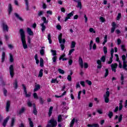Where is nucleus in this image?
Listing matches in <instances>:
<instances>
[{
  "label": "nucleus",
  "instance_id": "nucleus-55",
  "mask_svg": "<svg viewBox=\"0 0 127 127\" xmlns=\"http://www.w3.org/2000/svg\"><path fill=\"white\" fill-rule=\"evenodd\" d=\"M86 83H87V84H88V85H89V86H91V85H92V81L89 80H85Z\"/></svg>",
  "mask_w": 127,
  "mask_h": 127
},
{
  "label": "nucleus",
  "instance_id": "nucleus-50",
  "mask_svg": "<svg viewBox=\"0 0 127 127\" xmlns=\"http://www.w3.org/2000/svg\"><path fill=\"white\" fill-rule=\"evenodd\" d=\"M93 41H91L89 44V50H92V48L93 47Z\"/></svg>",
  "mask_w": 127,
  "mask_h": 127
},
{
  "label": "nucleus",
  "instance_id": "nucleus-56",
  "mask_svg": "<svg viewBox=\"0 0 127 127\" xmlns=\"http://www.w3.org/2000/svg\"><path fill=\"white\" fill-rule=\"evenodd\" d=\"M60 46L62 51H63V50H64V49H65V46H64V44L61 43Z\"/></svg>",
  "mask_w": 127,
  "mask_h": 127
},
{
  "label": "nucleus",
  "instance_id": "nucleus-39",
  "mask_svg": "<svg viewBox=\"0 0 127 127\" xmlns=\"http://www.w3.org/2000/svg\"><path fill=\"white\" fill-rule=\"evenodd\" d=\"M62 121V116L60 115L58 116V123H61Z\"/></svg>",
  "mask_w": 127,
  "mask_h": 127
},
{
  "label": "nucleus",
  "instance_id": "nucleus-28",
  "mask_svg": "<svg viewBox=\"0 0 127 127\" xmlns=\"http://www.w3.org/2000/svg\"><path fill=\"white\" fill-rule=\"evenodd\" d=\"M75 46H76V42H75V41H72L70 46V48L74 49L75 48Z\"/></svg>",
  "mask_w": 127,
  "mask_h": 127
},
{
  "label": "nucleus",
  "instance_id": "nucleus-62",
  "mask_svg": "<svg viewBox=\"0 0 127 127\" xmlns=\"http://www.w3.org/2000/svg\"><path fill=\"white\" fill-rule=\"evenodd\" d=\"M33 97L34 99H38V96H37V94L36 93H34L33 94Z\"/></svg>",
  "mask_w": 127,
  "mask_h": 127
},
{
  "label": "nucleus",
  "instance_id": "nucleus-54",
  "mask_svg": "<svg viewBox=\"0 0 127 127\" xmlns=\"http://www.w3.org/2000/svg\"><path fill=\"white\" fill-rule=\"evenodd\" d=\"M103 51H104V54H106L107 53H108V50L106 47H103Z\"/></svg>",
  "mask_w": 127,
  "mask_h": 127
},
{
  "label": "nucleus",
  "instance_id": "nucleus-8",
  "mask_svg": "<svg viewBox=\"0 0 127 127\" xmlns=\"http://www.w3.org/2000/svg\"><path fill=\"white\" fill-rule=\"evenodd\" d=\"M74 12L72 11L70 13H68L67 15V16L64 19V21L66 22L68 20V19H70L74 14H73Z\"/></svg>",
  "mask_w": 127,
  "mask_h": 127
},
{
  "label": "nucleus",
  "instance_id": "nucleus-29",
  "mask_svg": "<svg viewBox=\"0 0 127 127\" xmlns=\"http://www.w3.org/2000/svg\"><path fill=\"white\" fill-rule=\"evenodd\" d=\"M35 60H36V64H39V60H38V56L37 55V54H36L35 55Z\"/></svg>",
  "mask_w": 127,
  "mask_h": 127
},
{
  "label": "nucleus",
  "instance_id": "nucleus-35",
  "mask_svg": "<svg viewBox=\"0 0 127 127\" xmlns=\"http://www.w3.org/2000/svg\"><path fill=\"white\" fill-rule=\"evenodd\" d=\"M58 38H59V43H60V44L62 43V34H60L59 35Z\"/></svg>",
  "mask_w": 127,
  "mask_h": 127
},
{
  "label": "nucleus",
  "instance_id": "nucleus-57",
  "mask_svg": "<svg viewBox=\"0 0 127 127\" xmlns=\"http://www.w3.org/2000/svg\"><path fill=\"white\" fill-rule=\"evenodd\" d=\"M67 79L68 81H69V82H71V81H72V77H71L70 75H68L67 76Z\"/></svg>",
  "mask_w": 127,
  "mask_h": 127
},
{
  "label": "nucleus",
  "instance_id": "nucleus-47",
  "mask_svg": "<svg viewBox=\"0 0 127 127\" xmlns=\"http://www.w3.org/2000/svg\"><path fill=\"white\" fill-rule=\"evenodd\" d=\"M101 62H103V63H105L106 62V57H105V56H102L101 58Z\"/></svg>",
  "mask_w": 127,
  "mask_h": 127
},
{
  "label": "nucleus",
  "instance_id": "nucleus-38",
  "mask_svg": "<svg viewBox=\"0 0 127 127\" xmlns=\"http://www.w3.org/2000/svg\"><path fill=\"white\" fill-rule=\"evenodd\" d=\"M13 85H14V88H15V89H17V87H18V85H17V80L15 79L14 80V82L13 83Z\"/></svg>",
  "mask_w": 127,
  "mask_h": 127
},
{
  "label": "nucleus",
  "instance_id": "nucleus-9",
  "mask_svg": "<svg viewBox=\"0 0 127 127\" xmlns=\"http://www.w3.org/2000/svg\"><path fill=\"white\" fill-rule=\"evenodd\" d=\"M2 25L3 31H8V26H7V24H6V23H3Z\"/></svg>",
  "mask_w": 127,
  "mask_h": 127
},
{
  "label": "nucleus",
  "instance_id": "nucleus-27",
  "mask_svg": "<svg viewBox=\"0 0 127 127\" xmlns=\"http://www.w3.org/2000/svg\"><path fill=\"white\" fill-rule=\"evenodd\" d=\"M41 26L42 27V32H43L46 29V27L44 25V23L41 24Z\"/></svg>",
  "mask_w": 127,
  "mask_h": 127
},
{
  "label": "nucleus",
  "instance_id": "nucleus-60",
  "mask_svg": "<svg viewBox=\"0 0 127 127\" xmlns=\"http://www.w3.org/2000/svg\"><path fill=\"white\" fill-rule=\"evenodd\" d=\"M95 42L96 43H100V38L99 37L95 39Z\"/></svg>",
  "mask_w": 127,
  "mask_h": 127
},
{
  "label": "nucleus",
  "instance_id": "nucleus-5",
  "mask_svg": "<svg viewBox=\"0 0 127 127\" xmlns=\"http://www.w3.org/2000/svg\"><path fill=\"white\" fill-rule=\"evenodd\" d=\"M9 69L10 72V75L11 76V78H13V76H14V69L13 68V65H12V64L10 65Z\"/></svg>",
  "mask_w": 127,
  "mask_h": 127
},
{
  "label": "nucleus",
  "instance_id": "nucleus-6",
  "mask_svg": "<svg viewBox=\"0 0 127 127\" xmlns=\"http://www.w3.org/2000/svg\"><path fill=\"white\" fill-rule=\"evenodd\" d=\"M97 64H98V65H97V69L96 70V72L97 73H99L98 69H101L103 65H102V62H101V60H97Z\"/></svg>",
  "mask_w": 127,
  "mask_h": 127
},
{
  "label": "nucleus",
  "instance_id": "nucleus-53",
  "mask_svg": "<svg viewBox=\"0 0 127 127\" xmlns=\"http://www.w3.org/2000/svg\"><path fill=\"white\" fill-rule=\"evenodd\" d=\"M10 62L12 63L13 62V57L12 56V55L11 54H10Z\"/></svg>",
  "mask_w": 127,
  "mask_h": 127
},
{
  "label": "nucleus",
  "instance_id": "nucleus-33",
  "mask_svg": "<svg viewBox=\"0 0 127 127\" xmlns=\"http://www.w3.org/2000/svg\"><path fill=\"white\" fill-rule=\"evenodd\" d=\"M67 94V92L64 91L61 95L60 96H58V95H55L56 98H61L62 97H63V96H65Z\"/></svg>",
  "mask_w": 127,
  "mask_h": 127
},
{
  "label": "nucleus",
  "instance_id": "nucleus-40",
  "mask_svg": "<svg viewBox=\"0 0 127 127\" xmlns=\"http://www.w3.org/2000/svg\"><path fill=\"white\" fill-rule=\"evenodd\" d=\"M58 71L59 73H60V74H64V73H65V71H64V70H63L61 68H59L58 69Z\"/></svg>",
  "mask_w": 127,
  "mask_h": 127
},
{
  "label": "nucleus",
  "instance_id": "nucleus-30",
  "mask_svg": "<svg viewBox=\"0 0 127 127\" xmlns=\"http://www.w3.org/2000/svg\"><path fill=\"white\" fill-rule=\"evenodd\" d=\"M107 41H108V36L105 35L104 37V41L102 43L103 45H105V44L107 43Z\"/></svg>",
  "mask_w": 127,
  "mask_h": 127
},
{
  "label": "nucleus",
  "instance_id": "nucleus-37",
  "mask_svg": "<svg viewBox=\"0 0 127 127\" xmlns=\"http://www.w3.org/2000/svg\"><path fill=\"white\" fill-rule=\"evenodd\" d=\"M28 120L29 122L30 127H33V122H32V121H31V118H28Z\"/></svg>",
  "mask_w": 127,
  "mask_h": 127
},
{
  "label": "nucleus",
  "instance_id": "nucleus-26",
  "mask_svg": "<svg viewBox=\"0 0 127 127\" xmlns=\"http://www.w3.org/2000/svg\"><path fill=\"white\" fill-rule=\"evenodd\" d=\"M123 110V100H121L119 103V111Z\"/></svg>",
  "mask_w": 127,
  "mask_h": 127
},
{
  "label": "nucleus",
  "instance_id": "nucleus-61",
  "mask_svg": "<svg viewBox=\"0 0 127 127\" xmlns=\"http://www.w3.org/2000/svg\"><path fill=\"white\" fill-rule=\"evenodd\" d=\"M40 53L41 55H44V49H42L40 51Z\"/></svg>",
  "mask_w": 127,
  "mask_h": 127
},
{
  "label": "nucleus",
  "instance_id": "nucleus-63",
  "mask_svg": "<svg viewBox=\"0 0 127 127\" xmlns=\"http://www.w3.org/2000/svg\"><path fill=\"white\" fill-rule=\"evenodd\" d=\"M99 19L101 22H105V18H104L103 17H100Z\"/></svg>",
  "mask_w": 127,
  "mask_h": 127
},
{
  "label": "nucleus",
  "instance_id": "nucleus-10",
  "mask_svg": "<svg viewBox=\"0 0 127 127\" xmlns=\"http://www.w3.org/2000/svg\"><path fill=\"white\" fill-rule=\"evenodd\" d=\"M27 33L30 36H32L34 34L33 31H32V30L30 28H27Z\"/></svg>",
  "mask_w": 127,
  "mask_h": 127
},
{
  "label": "nucleus",
  "instance_id": "nucleus-51",
  "mask_svg": "<svg viewBox=\"0 0 127 127\" xmlns=\"http://www.w3.org/2000/svg\"><path fill=\"white\" fill-rule=\"evenodd\" d=\"M89 32L91 33H96V31H95L93 28H89Z\"/></svg>",
  "mask_w": 127,
  "mask_h": 127
},
{
  "label": "nucleus",
  "instance_id": "nucleus-7",
  "mask_svg": "<svg viewBox=\"0 0 127 127\" xmlns=\"http://www.w3.org/2000/svg\"><path fill=\"white\" fill-rule=\"evenodd\" d=\"M117 68H118V64L115 63L111 64V69L113 72L116 73L117 72Z\"/></svg>",
  "mask_w": 127,
  "mask_h": 127
},
{
  "label": "nucleus",
  "instance_id": "nucleus-21",
  "mask_svg": "<svg viewBox=\"0 0 127 127\" xmlns=\"http://www.w3.org/2000/svg\"><path fill=\"white\" fill-rule=\"evenodd\" d=\"M5 58V53L2 52L1 57V62L3 63L4 62V59Z\"/></svg>",
  "mask_w": 127,
  "mask_h": 127
},
{
  "label": "nucleus",
  "instance_id": "nucleus-14",
  "mask_svg": "<svg viewBox=\"0 0 127 127\" xmlns=\"http://www.w3.org/2000/svg\"><path fill=\"white\" fill-rule=\"evenodd\" d=\"M25 4L26 5V9L27 11L29 10V2H28V0H24Z\"/></svg>",
  "mask_w": 127,
  "mask_h": 127
},
{
  "label": "nucleus",
  "instance_id": "nucleus-43",
  "mask_svg": "<svg viewBox=\"0 0 127 127\" xmlns=\"http://www.w3.org/2000/svg\"><path fill=\"white\" fill-rule=\"evenodd\" d=\"M44 14V11H40L38 12V16H41Z\"/></svg>",
  "mask_w": 127,
  "mask_h": 127
},
{
  "label": "nucleus",
  "instance_id": "nucleus-15",
  "mask_svg": "<svg viewBox=\"0 0 127 127\" xmlns=\"http://www.w3.org/2000/svg\"><path fill=\"white\" fill-rule=\"evenodd\" d=\"M75 123H78V120H75V118H73L70 122L69 127H73V126H74V124H75Z\"/></svg>",
  "mask_w": 127,
  "mask_h": 127
},
{
  "label": "nucleus",
  "instance_id": "nucleus-4",
  "mask_svg": "<svg viewBox=\"0 0 127 127\" xmlns=\"http://www.w3.org/2000/svg\"><path fill=\"white\" fill-rule=\"evenodd\" d=\"M22 86L23 87L24 93L25 95V96L26 97V98H29V97L31 96V93L30 92L27 93V91H26V87H25V85L24 84H22Z\"/></svg>",
  "mask_w": 127,
  "mask_h": 127
},
{
  "label": "nucleus",
  "instance_id": "nucleus-24",
  "mask_svg": "<svg viewBox=\"0 0 127 127\" xmlns=\"http://www.w3.org/2000/svg\"><path fill=\"white\" fill-rule=\"evenodd\" d=\"M44 61L43 60V59L40 58V65L41 67H43L44 65Z\"/></svg>",
  "mask_w": 127,
  "mask_h": 127
},
{
  "label": "nucleus",
  "instance_id": "nucleus-32",
  "mask_svg": "<svg viewBox=\"0 0 127 127\" xmlns=\"http://www.w3.org/2000/svg\"><path fill=\"white\" fill-rule=\"evenodd\" d=\"M25 111V108H24V107H22L21 110H20L18 112V114L19 115H21V114H22L24 112V111Z\"/></svg>",
  "mask_w": 127,
  "mask_h": 127
},
{
  "label": "nucleus",
  "instance_id": "nucleus-16",
  "mask_svg": "<svg viewBox=\"0 0 127 127\" xmlns=\"http://www.w3.org/2000/svg\"><path fill=\"white\" fill-rule=\"evenodd\" d=\"M8 120H9V116H8L3 121L2 123L3 127H5L6 126V124H7V122H8Z\"/></svg>",
  "mask_w": 127,
  "mask_h": 127
},
{
  "label": "nucleus",
  "instance_id": "nucleus-3",
  "mask_svg": "<svg viewBox=\"0 0 127 127\" xmlns=\"http://www.w3.org/2000/svg\"><path fill=\"white\" fill-rule=\"evenodd\" d=\"M109 97H110V91L107 90L105 94L104 95V98L105 103H109V101H110V100L109 99Z\"/></svg>",
  "mask_w": 127,
  "mask_h": 127
},
{
  "label": "nucleus",
  "instance_id": "nucleus-41",
  "mask_svg": "<svg viewBox=\"0 0 127 127\" xmlns=\"http://www.w3.org/2000/svg\"><path fill=\"white\" fill-rule=\"evenodd\" d=\"M52 83H57V84H58L59 83V81L57 80V78L55 79H52L51 81Z\"/></svg>",
  "mask_w": 127,
  "mask_h": 127
},
{
  "label": "nucleus",
  "instance_id": "nucleus-44",
  "mask_svg": "<svg viewBox=\"0 0 127 127\" xmlns=\"http://www.w3.org/2000/svg\"><path fill=\"white\" fill-rule=\"evenodd\" d=\"M121 18H122V13H119L116 18L117 20H120V19H121Z\"/></svg>",
  "mask_w": 127,
  "mask_h": 127
},
{
  "label": "nucleus",
  "instance_id": "nucleus-23",
  "mask_svg": "<svg viewBox=\"0 0 127 127\" xmlns=\"http://www.w3.org/2000/svg\"><path fill=\"white\" fill-rule=\"evenodd\" d=\"M53 111V107L51 106L50 107L49 111V117H51V115H52Z\"/></svg>",
  "mask_w": 127,
  "mask_h": 127
},
{
  "label": "nucleus",
  "instance_id": "nucleus-1",
  "mask_svg": "<svg viewBox=\"0 0 127 127\" xmlns=\"http://www.w3.org/2000/svg\"><path fill=\"white\" fill-rule=\"evenodd\" d=\"M19 33L21 36V40L22 41L23 47L24 49H27V45L26 44V41H25V34H24L23 29H20Z\"/></svg>",
  "mask_w": 127,
  "mask_h": 127
},
{
  "label": "nucleus",
  "instance_id": "nucleus-19",
  "mask_svg": "<svg viewBox=\"0 0 127 127\" xmlns=\"http://www.w3.org/2000/svg\"><path fill=\"white\" fill-rule=\"evenodd\" d=\"M8 13L9 14H10L11 13V12L12 11V6H11V4H9L8 5Z\"/></svg>",
  "mask_w": 127,
  "mask_h": 127
},
{
  "label": "nucleus",
  "instance_id": "nucleus-58",
  "mask_svg": "<svg viewBox=\"0 0 127 127\" xmlns=\"http://www.w3.org/2000/svg\"><path fill=\"white\" fill-rule=\"evenodd\" d=\"M27 105H28V107H32V103H31V102H30V100H29L27 101Z\"/></svg>",
  "mask_w": 127,
  "mask_h": 127
},
{
  "label": "nucleus",
  "instance_id": "nucleus-34",
  "mask_svg": "<svg viewBox=\"0 0 127 127\" xmlns=\"http://www.w3.org/2000/svg\"><path fill=\"white\" fill-rule=\"evenodd\" d=\"M42 20H43L44 22H43V23L44 24V23H46V24H47V23H48V20H47L46 19V17H43L42 18Z\"/></svg>",
  "mask_w": 127,
  "mask_h": 127
},
{
  "label": "nucleus",
  "instance_id": "nucleus-11",
  "mask_svg": "<svg viewBox=\"0 0 127 127\" xmlns=\"http://www.w3.org/2000/svg\"><path fill=\"white\" fill-rule=\"evenodd\" d=\"M9 108H10V101H7L6 103V112H9Z\"/></svg>",
  "mask_w": 127,
  "mask_h": 127
},
{
  "label": "nucleus",
  "instance_id": "nucleus-48",
  "mask_svg": "<svg viewBox=\"0 0 127 127\" xmlns=\"http://www.w3.org/2000/svg\"><path fill=\"white\" fill-rule=\"evenodd\" d=\"M118 121H119V123H121L122 121H123V115L122 114L120 115V116L118 118Z\"/></svg>",
  "mask_w": 127,
  "mask_h": 127
},
{
  "label": "nucleus",
  "instance_id": "nucleus-64",
  "mask_svg": "<svg viewBox=\"0 0 127 127\" xmlns=\"http://www.w3.org/2000/svg\"><path fill=\"white\" fill-rule=\"evenodd\" d=\"M53 62H56V60H57V57L54 56L52 58Z\"/></svg>",
  "mask_w": 127,
  "mask_h": 127
},
{
  "label": "nucleus",
  "instance_id": "nucleus-25",
  "mask_svg": "<svg viewBox=\"0 0 127 127\" xmlns=\"http://www.w3.org/2000/svg\"><path fill=\"white\" fill-rule=\"evenodd\" d=\"M33 113L35 114V116L37 115V110H36V106H35V105L34 104V108L33 111Z\"/></svg>",
  "mask_w": 127,
  "mask_h": 127
},
{
  "label": "nucleus",
  "instance_id": "nucleus-22",
  "mask_svg": "<svg viewBox=\"0 0 127 127\" xmlns=\"http://www.w3.org/2000/svg\"><path fill=\"white\" fill-rule=\"evenodd\" d=\"M14 15L16 17L18 18V19H19L21 21H23V19L21 18V17L19 16V15L17 14V13H15Z\"/></svg>",
  "mask_w": 127,
  "mask_h": 127
},
{
  "label": "nucleus",
  "instance_id": "nucleus-59",
  "mask_svg": "<svg viewBox=\"0 0 127 127\" xmlns=\"http://www.w3.org/2000/svg\"><path fill=\"white\" fill-rule=\"evenodd\" d=\"M81 93L82 91H79L78 94L77 99L78 100H80L81 99Z\"/></svg>",
  "mask_w": 127,
  "mask_h": 127
},
{
  "label": "nucleus",
  "instance_id": "nucleus-31",
  "mask_svg": "<svg viewBox=\"0 0 127 127\" xmlns=\"http://www.w3.org/2000/svg\"><path fill=\"white\" fill-rule=\"evenodd\" d=\"M43 76V69H41L40 70L39 75L38 77H40L41 78Z\"/></svg>",
  "mask_w": 127,
  "mask_h": 127
},
{
  "label": "nucleus",
  "instance_id": "nucleus-52",
  "mask_svg": "<svg viewBox=\"0 0 127 127\" xmlns=\"http://www.w3.org/2000/svg\"><path fill=\"white\" fill-rule=\"evenodd\" d=\"M75 51V49H71L69 50L68 55H71L73 52Z\"/></svg>",
  "mask_w": 127,
  "mask_h": 127
},
{
  "label": "nucleus",
  "instance_id": "nucleus-42",
  "mask_svg": "<svg viewBox=\"0 0 127 127\" xmlns=\"http://www.w3.org/2000/svg\"><path fill=\"white\" fill-rule=\"evenodd\" d=\"M108 75H109V69L106 68L105 69V73L104 75L105 78H107V76H108Z\"/></svg>",
  "mask_w": 127,
  "mask_h": 127
},
{
  "label": "nucleus",
  "instance_id": "nucleus-17",
  "mask_svg": "<svg viewBox=\"0 0 127 127\" xmlns=\"http://www.w3.org/2000/svg\"><path fill=\"white\" fill-rule=\"evenodd\" d=\"M40 89V85L36 84L35 85V88L34 89V92H37L38 90Z\"/></svg>",
  "mask_w": 127,
  "mask_h": 127
},
{
  "label": "nucleus",
  "instance_id": "nucleus-18",
  "mask_svg": "<svg viewBox=\"0 0 127 127\" xmlns=\"http://www.w3.org/2000/svg\"><path fill=\"white\" fill-rule=\"evenodd\" d=\"M77 7H79L80 9H82V2H81V0H77Z\"/></svg>",
  "mask_w": 127,
  "mask_h": 127
},
{
  "label": "nucleus",
  "instance_id": "nucleus-49",
  "mask_svg": "<svg viewBox=\"0 0 127 127\" xmlns=\"http://www.w3.org/2000/svg\"><path fill=\"white\" fill-rule=\"evenodd\" d=\"M51 52L52 53L53 56L54 57V56H56V55H57V54L56 53V51L52 50Z\"/></svg>",
  "mask_w": 127,
  "mask_h": 127
},
{
  "label": "nucleus",
  "instance_id": "nucleus-20",
  "mask_svg": "<svg viewBox=\"0 0 127 127\" xmlns=\"http://www.w3.org/2000/svg\"><path fill=\"white\" fill-rule=\"evenodd\" d=\"M87 127H100V126L98 124H93L92 125H91L90 124H88L87 125Z\"/></svg>",
  "mask_w": 127,
  "mask_h": 127
},
{
  "label": "nucleus",
  "instance_id": "nucleus-2",
  "mask_svg": "<svg viewBox=\"0 0 127 127\" xmlns=\"http://www.w3.org/2000/svg\"><path fill=\"white\" fill-rule=\"evenodd\" d=\"M48 124L46 126V127H57V121L54 120V118L51 119L48 122Z\"/></svg>",
  "mask_w": 127,
  "mask_h": 127
},
{
  "label": "nucleus",
  "instance_id": "nucleus-13",
  "mask_svg": "<svg viewBox=\"0 0 127 127\" xmlns=\"http://www.w3.org/2000/svg\"><path fill=\"white\" fill-rule=\"evenodd\" d=\"M120 75L121 76L120 78L121 81V85H124V83L125 82V76H124V73H121Z\"/></svg>",
  "mask_w": 127,
  "mask_h": 127
},
{
  "label": "nucleus",
  "instance_id": "nucleus-12",
  "mask_svg": "<svg viewBox=\"0 0 127 127\" xmlns=\"http://www.w3.org/2000/svg\"><path fill=\"white\" fill-rule=\"evenodd\" d=\"M78 62L79 65L80 66L81 68L84 67V64L83 63V59L81 57H79L78 59Z\"/></svg>",
  "mask_w": 127,
  "mask_h": 127
},
{
  "label": "nucleus",
  "instance_id": "nucleus-45",
  "mask_svg": "<svg viewBox=\"0 0 127 127\" xmlns=\"http://www.w3.org/2000/svg\"><path fill=\"white\" fill-rule=\"evenodd\" d=\"M15 122V118H12L11 122V127L14 126V122Z\"/></svg>",
  "mask_w": 127,
  "mask_h": 127
},
{
  "label": "nucleus",
  "instance_id": "nucleus-36",
  "mask_svg": "<svg viewBox=\"0 0 127 127\" xmlns=\"http://www.w3.org/2000/svg\"><path fill=\"white\" fill-rule=\"evenodd\" d=\"M48 39L50 44H51V43H52V41L51 40V35L50 34L48 35Z\"/></svg>",
  "mask_w": 127,
  "mask_h": 127
},
{
  "label": "nucleus",
  "instance_id": "nucleus-46",
  "mask_svg": "<svg viewBox=\"0 0 127 127\" xmlns=\"http://www.w3.org/2000/svg\"><path fill=\"white\" fill-rule=\"evenodd\" d=\"M113 116H114V114L113 113V112L110 111L108 113V117L110 119H112V117H113Z\"/></svg>",
  "mask_w": 127,
  "mask_h": 127
}]
</instances>
